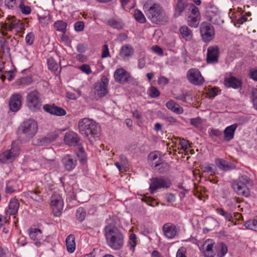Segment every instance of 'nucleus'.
<instances>
[{
    "label": "nucleus",
    "instance_id": "1",
    "mask_svg": "<svg viewBox=\"0 0 257 257\" xmlns=\"http://www.w3.org/2000/svg\"><path fill=\"white\" fill-rule=\"evenodd\" d=\"M144 12L148 18L154 24L165 22L168 18L162 6L158 3L147 2L144 6Z\"/></svg>",
    "mask_w": 257,
    "mask_h": 257
},
{
    "label": "nucleus",
    "instance_id": "2",
    "mask_svg": "<svg viewBox=\"0 0 257 257\" xmlns=\"http://www.w3.org/2000/svg\"><path fill=\"white\" fill-rule=\"evenodd\" d=\"M105 237L108 245L113 249H120L124 242L121 232L116 227L107 225L104 228Z\"/></svg>",
    "mask_w": 257,
    "mask_h": 257
},
{
    "label": "nucleus",
    "instance_id": "3",
    "mask_svg": "<svg viewBox=\"0 0 257 257\" xmlns=\"http://www.w3.org/2000/svg\"><path fill=\"white\" fill-rule=\"evenodd\" d=\"M78 128L80 134L91 142L90 136L95 137L99 133V126L91 119L84 118L78 122Z\"/></svg>",
    "mask_w": 257,
    "mask_h": 257
},
{
    "label": "nucleus",
    "instance_id": "4",
    "mask_svg": "<svg viewBox=\"0 0 257 257\" xmlns=\"http://www.w3.org/2000/svg\"><path fill=\"white\" fill-rule=\"evenodd\" d=\"M20 129L23 138L26 141H28L36 135L38 130V125L37 122L34 119H29L22 123Z\"/></svg>",
    "mask_w": 257,
    "mask_h": 257
},
{
    "label": "nucleus",
    "instance_id": "5",
    "mask_svg": "<svg viewBox=\"0 0 257 257\" xmlns=\"http://www.w3.org/2000/svg\"><path fill=\"white\" fill-rule=\"evenodd\" d=\"M20 150V143L13 142L11 149L6 150L0 155V162L4 164L12 163L19 156Z\"/></svg>",
    "mask_w": 257,
    "mask_h": 257
},
{
    "label": "nucleus",
    "instance_id": "6",
    "mask_svg": "<svg viewBox=\"0 0 257 257\" xmlns=\"http://www.w3.org/2000/svg\"><path fill=\"white\" fill-rule=\"evenodd\" d=\"M26 100L27 106L31 110L36 111L40 109L42 100L40 94L38 91L33 90L28 93Z\"/></svg>",
    "mask_w": 257,
    "mask_h": 257
},
{
    "label": "nucleus",
    "instance_id": "7",
    "mask_svg": "<svg viewBox=\"0 0 257 257\" xmlns=\"http://www.w3.org/2000/svg\"><path fill=\"white\" fill-rule=\"evenodd\" d=\"M50 206L55 216L61 215L64 203L62 197L58 193H54L50 198Z\"/></svg>",
    "mask_w": 257,
    "mask_h": 257
},
{
    "label": "nucleus",
    "instance_id": "8",
    "mask_svg": "<svg viewBox=\"0 0 257 257\" xmlns=\"http://www.w3.org/2000/svg\"><path fill=\"white\" fill-rule=\"evenodd\" d=\"M109 80L107 77L103 75L100 80L94 84V93L101 98L105 96L108 93Z\"/></svg>",
    "mask_w": 257,
    "mask_h": 257
},
{
    "label": "nucleus",
    "instance_id": "9",
    "mask_svg": "<svg viewBox=\"0 0 257 257\" xmlns=\"http://www.w3.org/2000/svg\"><path fill=\"white\" fill-rule=\"evenodd\" d=\"M2 29L4 30L2 33L4 35H6L7 33L5 31H11L14 29H18V31L22 30L24 28L23 24L20 23V21L16 19L15 17H12L7 18V22L3 24Z\"/></svg>",
    "mask_w": 257,
    "mask_h": 257
},
{
    "label": "nucleus",
    "instance_id": "10",
    "mask_svg": "<svg viewBox=\"0 0 257 257\" xmlns=\"http://www.w3.org/2000/svg\"><path fill=\"white\" fill-rule=\"evenodd\" d=\"M171 184L170 180L167 178L163 177L153 178L151 179V183L150 185L151 193L153 194L156 190L162 188H168L170 187Z\"/></svg>",
    "mask_w": 257,
    "mask_h": 257
},
{
    "label": "nucleus",
    "instance_id": "11",
    "mask_svg": "<svg viewBox=\"0 0 257 257\" xmlns=\"http://www.w3.org/2000/svg\"><path fill=\"white\" fill-rule=\"evenodd\" d=\"M200 31L202 39L205 42L210 41L214 38L215 33L213 27L207 22L201 23Z\"/></svg>",
    "mask_w": 257,
    "mask_h": 257
},
{
    "label": "nucleus",
    "instance_id": "12",
    "mask_svg": "<svg viewBox=\"0 0 257 257\" xmlns=\"http://www.w3.org/2000/svg\"><path fill=\"white\" fill-rule=\"evenodd\" d=\"M187 77L189 82L196 85H201L204 82V79L200 72L196 69H191L187 73Z\"/></svg>",
    "mask_w": 257,
    "mask_h": 257
},
{
    "label": "nucleus",
    "instance_id": "13",
    "mask_svg": "<svg viewBox=\"0 0 257 257\" xmlns=\"http://www.w3.org/2000/svg\"><path fill=\"white\" fill-rule=\"evenodd\" d=\"M62 164L66 170L71 171L77 165V159L75 156L70 154L64 155L62 159Z\"/></svg>",
    "mask_w": 257,
    "mask_h": 257
},
{
    "label": "nucleus",
    "instance_id": "14",
    "mask_svg": "<svg viewBox=\"0 0 257 257\" xmlns=\"http://www.w3.org/2000/svg\"><path fill=\"white\" fill-rule=\"evenodd\" d=\"M232 187L239 195L248 197L250 195L249 189L246 185L238 181H234L232 183Z\"/></svg>",
    "mask_w": 257,
    "mask_h": 257
},
{
    "label": "nucleus",
    "instance_id": "15",
    "mask_svg": "<svg viewBox=\"0 0 257 257\" xmlns=\"http://www.w3.org/2000/svg\"><path fill=\"white\" fill-rule=\"evenodd\" d=\"M163 231L165 236L170 239L173 238L178 234V229L172 223H166L163 226Z\"/></svg>",
    "mask_w": 257,
    "mask_h": 257
},
{
    "label": "nucleus",
    "instance_id": "16",
    "mask_svg": "<svg viewBox=\"0 0 257 257\" xmlns=\"http://www.w3.org/2000/svg\"><path fill=\"white\" fill-rule=\"evenodd\" d=\"M19 206L20 203L18 199L13 198L10 200L9 208L6 211V215H9L8 218L7 216L5 217L6 222L10 219V215H14L18 212Z\"/></svg>",
    "mask_w": 257,
    "mask_h": 257
},
{
    "label": "nucleus",
    "instance_id": "17",
    "mask_svg": "<svg viewBox=\"0 0 257 257\" xmlns=\"http://www.w3.org/2000/svg\"><path fill=\"white\" fill-rule=\"evenodd\" d=\"M219 48L218 46H210L207 49V62L208 63H214L218 61Z\"/></svg>",
    "mask_w": 257,
    "mask_h": 257
},
{
    "label": "nucleus",
    "instance_id": "18",
    "mask_svg": "<svg viewBox=\"0 0 257 257\" xmlns=\"http://www.w3.org/2000/svg\"><path fill=\"white\" fill-rule=\"evenodd\" d=\"M22 96L20 94H14L11 97L9 106L11 111H18L22 105Z\"/></svg>",
    "mask_w": 257,
    "mask_h": 257
},
{
    "label": "nucleus",
    "instance_id": "19",
    "mask_svg": "<svg viewBox=\"0 0 257 257\" xmlns=\"http://www.w3.org/2000/svg\"><path fill=\"white\" fill-rule=\"evenodd\" d=\"M114 77L116 82L124 83L128 81L130 75L124 69L119 68L115 70Z\"/></svg>",
    "mask_w": 257,
    "mask_h": 257
},
{
    "label": "nucleus",
    "instance_id": "20",
    "mask_svg": "<svg viewBox=\"0 0 257 257\" xmlns=\"http://www.w3.org/2000/svg\"><path fill=\"white\" fill-rule=\"evenodd\" d=\"M64 141L65 143L68 145L75 146L78 144L79 138L75 132H68L65 134Z\"/></svg>",
    "mask_w": 257,
    "mask_h": 257
},
{
    "label": "nucleus",
    "instance_id": "21",
    "mask_svg": "<svg viewBox=\"0 0 257 257\" xmlns=\"http://www.w3.org/2000/svg\"><path fill=\"white\" fill-rule=\"evenodd\" d=\"M237 127V125L236 123L226 127L223 131V140L226 142L231 140L234 137Z\"/></svg>",
    "mask_w": 257,
    "mask_h": 257
},
{
    "label": "nucleus",
    "instance_id": "22",
    "mask_svg": "<svg viewBox=\"0 0 257 257\" xmlns=\"http://www.w3.org/2000/svg\"><path fill=\"white\" fill-rule=\"evenodd\" d=\"M216 166L223 171H228L235 168V166L231 163L222 159H216L215 161Z\"/></svg>",
    "mask_w": 257,
    "mask_h": 257
},
{
    "label": "nucleus",
    "instance_id": "23",
    "mask_svg": "<svg viewBox=\"0 0 257 257\" xmlns=\"http://www.w3.org/2000/svg\"><path fill=\"white\" fill-rule=\"evenodd\" d=\"M29 236L32 239L36 241L35 244L37 246H39L40 245L41 243L40 240L42 237V231L40 229L37 228L31 229L29 232Z\"/></svg>",
    "mask_w": 257,
    "mask_h": 257
},
{
    "label": "nucleus",
    "instance_id": "24",
    "mask_svg": "<svg viewBox=\"0 0 257 257\" xmlns=\"http://www.w3.org/2000/svg\"><path fill=\"white\" fill-rule=\"evenodd\" d=\"M182 37L186 41H190L193 39V32L187 26H183L179 29Z\"/></svg>",
    "mask_w": 257,
    "mask_h": 257
},
{
    "label": "nucleus",
    "instance_id": "25",
    "mask_svg": "<svg viewBox=\"0 0 257 257\" xmlns=\"http://www.w3.org/2000/svg\"><path fill=\"white\" fill-rule=\"evenodd\" d=\"M41 194V191L38 189H34L27 192L28 196L39 203L43 201V197Z\"/></svg>",
    "mask_w": 257,
    "mask_h": 257
},
{
    "label": "nucleus",
    "instance_id": "26",
    "mask_svg": "<svg viewBox=\"0 0 257 257\" xmlns=\"http://www.w3.org/2000/svg\"><path fill=\"white\" fill-rule=\"evenodd\" d=\"M225 84L227 87L236 89L241 87V81L233 76H230L228 79H225Z\"/></svg>",
    "mask_w": 257,
    "mask_h": 257
},
{
    "label": "nucleus",
    "instance_id": "27",
    "mask_svg": "<svg viewBox=\"0 0 257 257\" xmlns=\"http://www.w3.org/2000/svg\"><path fill=\"white\" fill-rule=\"evenodd\" d=\"M167 107L176 114H181L183 112V108L175 102L170 100L166 103Z\"/></svg>",
    "mask_w": 257,
    "mask_h": 257
},
{
    "label": "nucleus",
    "instance_id": "28",
    "mask_svg": "<svg viewBox=\"0 0 257 257\" xmlns=\"http://www.w3.org/2000/svg\"><path fill=\"white\" fill-rule=\"evenodd\" d=\"M215 253L217 257H223L227 252L228 248L227 246L223 243H219L217 244L215 247Z\"/></svg>",
    "mask_w": 257,
    "mask_h": 257
},
{
    "label": "nucleus",
    "instance_id": "29",
    "mask_svg": "<svg viewBox=\"0 0 257 257\" xmlns=\"http://www.w3.org/2000/svg\"><path fill=\"white\" fill-rule=\"evenodd\" d=\"M66 245L68 252L72 253L75 249V237L74 235L70 234L66 239Z\"/></svg>",
    "mask_w": 257,
    "mask_h": 257
},
{
    "label": "nucleus",
    "instance_id": "30",
    "mask_svg": "<svg viewBox=\"0 0 257 257\" xmlns=\"http://www.w3.org/2000/svg\"><path fill=\"white\" fill-rule=\"evenodd\" d=\"M134 49L131 45H126L123 46L119 52V55L123 58L128 57L134 54Z\"/></svg>",
    "mask_w": 257,
    "mask_h": 257
},
{
    "label": "nucleus",
    "instance_id": "31",
    "mask_svg": "<svg viewBox=\"0 0 257 257\" xmlns=\"http://www.w3.org/2000/svg\"><path fill=\"white\" fill-rule=\"evenodd\" d=\"M149 160L151 161H155L158 159L155 162V167H157L160 165H162L163 167H167L168 165L167 163H163L162 162V160L158 157V154L156 152H152L149 155Z\"/></svg>",
    "mask_w": 257,
    "mask_h": 257
},
{
    "label": "nucleus",
    "instance_id": "32",
    "mask_svg": "<svg viewBox=\"0 0 257 257\" xmlns=\"http://www.w3.org/2000/svg\"><path fill=\"white\" fill-rule=\"evenodd\" d=\"M187 5L185 0H178L175 8V15L176 16H180L184 11Z\"/></svg>",
    "mask_w": 257,
    "mask_h": 257
},
{
    "label": "nucleus",
    "instance_id": "33",
    "mask_svg": "<svg viewBox=\"0 0 257 257\" xmlns=\"http://www.w3.org/2000/svg\"><path fill=\"white\" fill-rule=\"evenodd\" d=\"M201 18L194 16H189L187 17V23L191 27L197 28L199 25Z\"/></svg>",
    "mask_w": 257,
    "mask_h": 257
},
{
    "label": "nucleus",
    "instance_id": "34",
    "mask_svg": "<svg viewBox=\"0 0 257 257\" xmlns=\"http://www.w3.org/2000/svg\"><path fill=\"white\" fill-rule=\"evenodd\" d=\"M203 246L205 248V254L207 257H213L215 254L213 251V245L212 243H209L205 242L203 244Z\"/></svg>",
    "mask_w": 257,
    "mask_h": 257
},
{
    "label": "nucleus",
    "instance_id": "35",
    "mask_svg": "<svg viewBox=\"0 0 257 257\" xmlns=\"http://www.w3.org/2000/svg\"><path fill=\"white\" fill-rule=\"evenodd\" d=\"M1 47L4 54L10 56L11 55L10 49L9 47L8 42L4 38L0 41Z\"/></svg>",
    "mask_w": 257,
    "mask_h": 257
},
{
    "label": "nucleus",
    "instance_id": "36",
    "mask_svg": "<svg viewBox=\"0 0 257 257\" xmlns=\"http://www.w3.org/2000/svg\"><path fill=\"white\" fill-rule=\"evenodd\" d=\"M244 226L248 229L257 231V220L255 219L246 221L244 222Z\"/></svg>",
    "mask_w": 257,
    "mask_h": 257
},
{
    "label": "nucleus",
    "instance_id": "37",
    "mask_svg": "<svg viewBox=\"0 0 257 257\" xmlns=\"http://www.w3.org/2000/svg\"><path fill=\"white\" fill-rule=\"evenodd\" d=\"M32 82V78L30 76H27L18 79L16 82V84L19 86H24L29 85Z\"/></svg>",
    "mask_w": 257,
    "mask_h": 257
},
{
    "label": "nucleus",
    "instance_id": "38",
    "mask_svg": "<svg viewBox=\"0 0 257 257\" xmlns=\"http://www.w3.org/2000/svg\"><path fill=\"white\" fill-rule=\"evenodd\" d=\"M54 26L56 30L64 33L66 30L67 24L63 21H58L55 23Z\"/></svg>",
    "mask_w": 257,
    "mask_h": 257
},
{
    "label": "nucleus",
    "instance_id": "39",
    "mask_svg": "<svg viewBox=\"0 0 257 257\" xmlns=\"http://www.w3.org/2000/svg\"><path fill=\"white\" fill-rule=\"evenodd\" d=\"M134 17L136 20L140 23H145L146 22V19L144 14L139 10L135 11Z\"/></svg>",
    "mask_w": 257,
    "mask_h": 257
},
{
    "label": "nucleus",
    "instance_id": "40",
    "mask_svg": "<svg viewBox=\"0 0 257 257\" xmlns=\"http://www.w3.org/2000/svg\"><path fill=\"white\" fill-rule=\"evenodd\" d=\"M85 215L86 213L83 208L79 207L77 209L76 216L78 220L80 222L82 221L84 219Z\"/></svg>",
    "mask_w": 257,
    "mask_h": 257
},
{
    "label": "nucleus",
    "instance_id": "41",
    "mask_svg": "<svg viewBox=\"0 0 257 257\" xmlns=\"http://www.w3.org/2000/svg\"><path fill=\"white\" fill-rule=\"evenodd\" d=\"M48 67L49 70L56 71L59 67L57 62L53 58H49L47 60Z\"/></svg>",
    "mask_w": 257,
    "mask_h": 257
},
{
    "label": "nucleus",
    "instance_id": "42",
    "mask_svg": "<svg viewBox=\"0 0 257 257\" xmlns=\"http://www.w3.org/2000/svg\"><path fill=\"white\" fill-rule=\"evenodd\" d=\"M137 243V238L135 234L132 233L130 236V240L128 241V246L130 249L134 251Z\"/></svg>",
    "mask_w": 257,
    "mask_h": 257
},
{
    "label": "nucleus",
    "instance_id": "43",
    "mask_svg": "<svg viewBox=\"0 0 257 257\" xmlns=\"http://www.w3.org/2000/svg\"><path fill=\"white\" fill-rule=\"evenodd\" d=\"M19 9L21 13L26 15L30 14L31 12L30 7L25 5L23 2H21L19 5Z\"/></svg>",
    "mask_w": 257,
    "mask_h": 257
},
{
    "label": "nucleus",
    "instance_id": "44",
    "mask_svg": "<svg viewBox=\"0 0 257 257\" xmlns=\"http://www.w3.org/2000/svg\"><path fill=\"white\" fill-rule=\"evenodd\" d=\"M238 182L242 183L243 184L246 185V186L248 187L249 186H251L253 185L252 181L250 179V178L246 176L242 175L239 178Z\"/></svg>",
    "mask_w": 257,
    "mask_h": 257
},
{
    "label": "nucleus",
    "instance_id": "45",
    "mask_svg": "<svg viewBox=\"0 0 257 257\" xmlns=\"http://www.w3.org/2000/svg\"><path fill=\"white\" fill-rule=\"evenodd\" d=\"M190 14L189 16H194L196 17L201 18L200 14L199 12V9L195 6L194 5H192L190 6Z\"/></svg>",
    "mask_w": 257,
    "mask_h": 257
},
{
    "label": "nucleus",
    "instance_id": "46",
    "mask_svg": "<svg viewBox=\"0 0 257 257\" xmlns=\"http://www.w3.org/2000/svg\"><path fill=\"white\" fill-rule=\"evenodd\" d=\"M148 94L151 97L155 98L159 96L160 93L157 88L152 86L149 89Z\"/></svg>",
    "mask_w": 257,
    "mask_h": 257
},
{
    "label": "nucleus",
    "instance_id": "47",
    "mask_svg": "<svg viewBox=\"0 0 257 257\" xmlns=\"http://www.w3.org/2000/svg\"><path fill=\"white\" fill-rule=\"evenodd\" d=\"M54 115L56 116H64L66 112L63 108L55 105L54 109Z\"/></svg>",
    "mask_w": 257,
    "mask_h": 257
},
{
    "label": "nucleus",
    "instance_id": "48",
    "mask_svg": "<svg viewBox=\"0 0 257 257\" xmlns=\"http://www.w3.org/2000/svg\"><path fill=\"white\" fill-rule=\"evenodd\" d=\"M190 123L196 127H199L202 123L201 119L199 117L192 118L190 120Z\"/></svg>",
    "mask_w": 257,
    "mask_h": 257
},
{
    "label": "nucleus",
    "instance_id": "49",
    "mask_svg": "<svg viewBox=\"0 0 257 257\" xmlns=\"http://www.w3.org/2000/svg\"><path fill=\"white\" fill-rule=\"evenodd\" d=\"M54 104H45L43 106L44 110L51 114L54 115Z\"/></svg>",
    "mask_w": 257,
    "mask_h": 257
},
{
    "label": "nucleus",
    "instance_id": "50",
    "mask_svg": "<svg viewBox=\"0 0 257 257\" xmlns=\"http://www.w3.org/2000/svg\"><path fill=\"white\" fill-rule=\"evenodd\" d=\"M79 69L87 75L90 74L92 72L89 65L87 64H83L81 66H80L79 67Z\"/></svg>",
    "mask_w": 257,
    "mask_h": 257
},
{
    "label": "nucleus",
    "instance_id": "51",
    "mask_svg": "<svg viewBox=\"0 0 257 257\" xmlns=\"http://www.w3.org/2000/svg\"><path fill=\"white\" fill-rule=\"evenodd\" d=\"M37 141V142L36 144L38 146H46L50 144V142L48 141V140H47V138L46 136L41 139H38Z\"/></svg>",
    "mask_w": 257,
    "mask_h": 257
},
{
    "label": "nucleus",
    "instance_id": "52",
    "mask_svg": "<svg viewBox=\"0 0 257 257\" xmlns=\"http://www.w3.org/2000/svg\"><path fill=\"white\" fill-rule=\"evenodd\" d=\"M110 56L108 47L107 45H104L102 49L101 57L102 58Z\"/></svg>",
    "mask_w": 257,
    "mask_h": 257
},
{
    "label": "nucleus",
    "instance_id": "53",
    "mask_svg": "<svg viewBox=\"0 0 257 257\" xmlns=\"http://www.w3.org/2000/svg\"><path fill=\"white\" fill-rule=\"evenodd\" d=\"M75 30L78 32L82 31L84 28V23L82 21L76 22L74 25Z\"/></svg>",
    "mask_w": 257,
    "mask_h": 257
},
{
    "label": "nucleus",
    "instance_id": "54",
    "mask_svg": "<svg viewBox=\"0 0 257 257\" xmlns=\"http://www.w3.org/2000/svg\"><path fill=\"white\" fill-rule=\"evenodd\" d=\"M210 136H215L217 138H220L222 137V132L219 130L218 129H211L210 133Z\"/></svg>",
    "mask_w": 257,
    "mask_h": 257
},
{
    "label": "nucleus",
    "instance_id": "55",
    "mask_svg": "<svg viewBox=\"0 0 257 257\" xmlns=\"http://www.w3.org/2000/svg\"><path fill=\"white\" fill-rule=\"evenodd\" d=\"M180 145L181 146V149L185 151L189 147H190L189 142L188 140L183 139L180 142Z\"/></svg>",
    "mask_w": 257,
    "mask_h": 257
},
{
    "label": "nucleus",
    "instance_id": "56",
    "mask_svg": "<svg viewBox=\"0 0 257 257\" xmlns=\"http://www.w3.org/2000/svg\"><path fill=\"white\" fill-rule=\"evenodd\" d=\"M46 137L47 138V140H48V141L50 142V143H51V142L56 140L58 137V135L56 133L52 132L48 134Z\"/></svg>",
    "mask_w": 257,
    "mask_h": 257
},
{
    "label": "nucleus",
    "instance_id": "57",
    "mask_svg": "<svg viewBox=\"0 0 257 257\" xmlns=\"http://www.w3.org/2000/svg\"><path fill=\"white\" fill-rule=\"evenodd\" d=\"M34 40V35L32 33H30L26 37V41L29 44H32Z\"/></svg>",
    "mask_w": 257,
    "mask_h": 257
},
{
    "label": "nucleus",
    "instance_id": "58",
    "mask_svg": "<svg viewBox=\"0 0 257 257\" xmlns=\"http://www.w3.org/2000/svg\"><path fill=\"white\" fill-rule=\"evenodd\" d=\"M146 65V59L144 56L140 57L138 60V67L140 69L144 68Z\"/></svg>",
    "mask_w": 257,
    "mask_h": 257
},
{
    "label": "nucleus",
    "instance_id": "59",
    "mask_svg": "<svg viewBox=\"0 0 257 257\" xmlns=\"http://www.w3.org/2000/svg\"><path fill=\"white\" fill-rule=\"evenodd\" d=\"M249 75L251 78L257 81V69L253 68L250 70Z\"/></svg>",
    "mask_w": 257,
    "mask_h": 257
},
{
    "label": "nucleus",
    "instance_id": "60",
    "mask_svg": "<svg viewBox=\"0 0 257 257\" xmlns=\"http://www.w3.org/2000/svg\"><path fill=\"white\" fill-rule=\"evenodd\" d=\"M202 170L204 172L210 173L211 175H214L215 173L213 168L209 165L203 167L202 168Z\"/></svg>",
    "mask_w": 257,
    "mask_h": 257
},
{
    "label": "nucleus",
    "instance_id": "61",
    "mask_svg": "<svg viewBox=\"0 0 257 257\" xmlns=\"http://www.w3.org/2000/svg\"><path fill=\"white\" fill-rule=\"evenodd\" d=\"M108 25L114 28L118 29L119 24L115 20L111 19L108 21Z\"/></svg>",
    "mask_w": 257,
    "mask_h": 257
},
{
    "label": "nucleus",
    "instance_id": "62",
    "mask_svg": "<svg viewBox=\"0 0 257 257\" xmlns=\"http://www.w3.org/2000/svg\"><path fill=\"white\" fill-rule=\"evenodd\" d=\"M166 199L168 202H173L175 201V196L172 193H168L166 195Z\"/></svg>",
    "mask_w": 257,
    "mask_h": 257
},
{
    "label": "nucleus",
    "instance_id": "63",
    "mask_svg": "<svg viewBox=\"0 0 257 257\" xmlns=\"http://www.w3.org/2000/svg\"><path fill=\"white\" fill-rule=\"evenodd\" d=\"M168 79L165 76H160L159 78L158 83L160 85H166L168 83Z\"/></svg>",
    "mask_w": 257,
    "mask_h": 257
},
{
    "label": "nucleus",
    "instance_id": "64",
    "mask_svg": "<svg viewBox=\"0 0 257 257\" xmlns=\"http://www.w3.org/2000/svg\"><path fill=\"white\" fill-rule=\"evenodd\" d=\"M251 95H252V100L253 103L254 104L257 102V89H252L251 90Z\"/></svg>",
    "mask_w": 257,
    "mask_h": 257
}]
</instances>
